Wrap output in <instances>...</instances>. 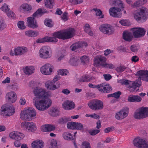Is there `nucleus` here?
<instances>
[{
  "label": "nucleus",
  "instance_id": "23",
  "mask_svg": "<svg viewBox=\"0 0 148 148\" xmlns=\"http://www.w3.org/2000/svg\"><path fill=\"white\" fill-rule=\"evenodd\" d=\"M17 98L16 94L13 91L7 93L6 95V99L10 103H14L16 101Z\"/></svg>",
  "mask_w": 148,
  "mask_h": 148
},
{
  "label": "nucleus",
  "instance_id": "44",
  "mask_svg": "<svg viewBox=\"0 0 148 148\" xmlns=\"http://www.w3.org/2000/svg\"><path fill=\"white\" fill-rule=\"evenodd\" d=\"M119 23L122 25L124 26H129L131 25V23L128 20H121L119 21Z\"/></svg>",
  "mask_w": 148,
  "mask_h": 148
},
{
  "label": "nucleus",
  "instance_id": "30",
  "mask_svg": "<svg viewBox=\"0 0 148 148\" xmlns=\"http://www.w3.org/2000/svg\"><path fill=\"white\" fill-rule=\"evenodd\" d=\"M35 68L32 66H27L23 68L24 73L26 75H29L34 73L35 71Z\"/></svg>",
  "mask_w": 148,
  "mask_h": 148
},
{
  "label": "nucleus",
  "instance_id": "54",
  "mask_svg": "<svg viewBox=\"0 0 148 148\" xmlns=\"http://www.w3.org/2000/svg\"><path fill=\"white\" fill-rule=\"evenodd\" d=\"M85 116L86 117H90L96 119H99L100 118L99 116L95 113L92 114H86Z\"/></svg>",
  "mask_w": 148,
  "mask_h": 148
},
{
  "label": "nucleus",
  "instance_id": "51",
  "mask_svg": "<svg viewBox=\"0 0 148 148\" xmlns=\"http://www.w3.org/2000/svg\"><path fill=\"white\" fill-rule=\"evenodd\" d=\"M84 127V125L81 123L78 122L76 123L75 129L81 130H83Z\"/></svg>",
  "mask_w": 148,
  "mask_h": 148
},
{
  "label": "nucleus",
  "instance_id": "60",
  "mask_svg": "<svg viewBox=\"0 0 148 148\" xmlns=\"http://www.w3.org/2000/svg\"><path fill=\"white\" fill-rule=\"evenodd\" d=\"M6 27V25L3 22V20H0V30L3 29Z\"/></svg>",
  "mask_w": 148,
  "mask_h": 148
},
{
  "label": "nucleus",
  "instance_id": "57",
  "mask_svg": "<svg viewBox=\"0 0 148 148\" xmlns=\"http://www.w3.org/2000/svg\"><path fill=\"white\" fill-rule=\"evenodd\" d=\"M126 69V67L124 66H121L116 69V71L118 72H122L123 71Z\"/></svg>",
  "mask_w": 148,
  "mask_h": 148
},
{
  "label": "nucleus",
  "instance_id": "20",
  "mask_svg": "<svg viewBox=\"0 0 148 148\" xmlns=\"http://www.w3.org/2000/svg\"><path fill=\"white\" fill-rule=\"evenodd\" d=\"M32 10V6L29 4L24 3L20 6L18 10L20 12L28 13L30 12Z\"/></svg>",
  "mask_w": 148,
  "mask_h": 148
},
{
  "label": "nucleus",
  "instance_id": "58",
  "mask_svg": "<svg viewBox=\"0 0 148 148\" xmlns=\"http://www.w3.org/2000/svg\"><path fill=\"white\" fill-rule=\"evenodd\" d=\"M26 101L24 97H21L20 99L19 103L22 106L24 105L25 104Z\"/></svg>",
  "mask_w": 148,
  "mask_h": 148
},
{
  "label": "nucleus",
  "instance_id": "37",
  "mask_svg": "<svg viewBox=\"0 0 148 148\" xmlns=\"http://www.w3.org/2000/svg\"><path fill=\"white\" fill-rule=\"evenodd\" d=\"M49 148H57V141L56 139H50L49 145Z\"/></svg>",
  "mask_w": 148,
  "mask_h": 148
},
{
  "label": "nucleus",
  "instance_id": "62",
  "mask_svg": "<svg viewBox=\"0 0 148 148\" xmlns=\"http://www.w3.org/2000/svg\"><path fill=\"white\" fill-rule=\"evenodd\" d=\"M20 140H16L14 142V145L16 147H19L21 146V144L20 142Z\"/></svg>",
  "mask_w": 148,
  "mask_h": 148
},
{
  "label": "nucleus",
  "instance_id": "63",
  "mask_svg": "<svg viewBox=\"0 0 148 148\" xmlns=\"http://www.w3.org/2000/svg\"><path fill=\"white\" fill-rule=\"evenodd\" d=\"M61 78L60 76L58 74L55 75L53 77V80L52 81L53 82L55 83L59 80Z\"/></svg>",
  "mask_w": 148,
  "mask_h": 148
},
{
  "label": "nucleus",
  "instance_id": "15",
  "mask_svg": "<svg viewBox=\"0 0 148 148\" xmlns=\"http://www.w3.org/2000/svg\"><path fill=\"white\" fill-rule=\"evenodd\" d=\"M134 37L135 38H139L143 37L145 34L146 30L142 27H134L131 29Z\"/></svg>",
  "mask_w": 148,
  "mask_h": 148
},
{
  "label": "nucleus",
  "instance_id": "35",
  "mask_svg": "<svg viewBox=\"0 0 148 148\" xmlns=\"http://www.w3.org/2000/svg\"><path fill=\"white\" fill-rule=\"evenodd\" d=\"M55 0H44L45 5L46 8L49 9L53 8L55 3Z\"/></svg>",
  "mask_w": 148,
  "mask_h": 148
},
{
  "label": "nucleus",
  "instance_id": "47",
  "mask_svg": "<svg viewBox=\"0 0 148 148\" xmlns=\"http://www.w3.org/2000/svg\"><path fill=\"white\" fill-rule=\"evenodd\" d=\"M76 123L73 122H69L67 125L68 128L72 130L75 129Z\"/></svg>",
  "mask_w": 148,
  "mask_h": 148
},
{
  "label": "nucleus",
  "instance_id": "46",
  "mask_svg": "<svg viewBox=\"0 0 148 148\" xmlns=\"http://www.w3.org/2000/svg\"><path fill=\"white\" fill-rule=\"evenodd\" d=\"M68 71L66 69H59L58 71V74L59 75L65 76L68 73Z\"/></svg>",
  "mask_w": 148,
  "mask_h": 148
},
{
  "label": "nucleus",
  "instance_id": "2",
  "mask_svg": "<svg viewBox=\"0 0 148 148\" xmlns=\"http://www.w3.org/2000/svg\"><path fill=\"white\" fill-rule=\"evenodd\" d=\"M75 31L72 28H69L62 31L55 32L53 34V37L46 36L36 40V42L40 43L45 42H56L57 38L66 39L72 37L75 34Z\"/></svg>",
  "mask_w": 148,
  "mask_h": 148
},
{
  "label": "nucleus",
  "instance_id": "28",
  "mask_svg": "<svg viewBox=\"0 0 148 148\" xmlns=\"http://www.w3.org/2000/svg\"><path fill=\"white\" fill-rule=\"evenodd\" d=\"M87 43L84 42H79L73 44L70 47L71 50L75 51L77 49L79 48H83L87 46Z\"/></svg>",
  "mask_w": 148,
  "mask_h": 148
},
{
  "label": "nucleus",
  "instance_id": "33",
  "mask_svg": "<svg viewBox=\"0 0 148 148\" xmlns=\"http://www.w3.org/2000/svg\"><path fill=\"white\" fill-rule=\"evenodd\" d=\"M91 79V77L88 75H84L80 76L77 79L78 83L89 82Z\"/></svg>",
  "mask_w": 148,
  "mask_h": 148
},
{
  "label": "nucleus",
  "instance_id": "32",
  "mask_svg": "<svg viewBox=\"0 0 148 148\" xmlns=\"http://www.w3.org/2000/svg\"><path fill=\"white\" fill-rule=\"evenodd\" d=\"M79 59L78 56H72L69 61V63L72 65L76 66L79 62Z\"/></svg>",
  "mask_w": 148,
  "mask_h": 148
},
{
  "label": "nucleus",
  "instance_id": "42",
  "mask_svg": "<svg viewBox=\"0 0 148 148\" xmlns=\"http://www.w3.org/2000/svg\"><path fill=\"white\" fill-rule=\"evenodd\" d=\"M0 10L4 12H6L10 10V6L5 3L3 4L0 8Z\"/></svg>",
  "mask_w": 148,
  "mask_h": 148
},
{
  "label": "nucleus",
  "instance_id": "34",
  "mask_svg": "<svg viewBox=\"0 0 148 148\" xmlns=\"http://www.w3.org/2000/svg\"><path fill=\"white\" fill-rule=\"evenodd\" d=\"M49 114L53 116H57L60 115L59 109L57 108H53L51 109L49 112Z\"/></svg>",
  "mask_w": 148,
  "mask_h": 148
},
{
  "label": "nucleus",
  "instance_id": "61",
  "mask_svg": "<svg viewBox=\"0 0 148 148\" xmlns=\"http://www.w3.org/2000/svg\"><path fill=\"white\" fill-rule=\"evenodd\" d=\"M113 94V97L116 99H118L121 93L120 91H117L114 93Z\"/></svg>",
  "mask_w": 148,
  "mask_h": 148
},
{
  "label": "nucleus",
  "instance_id": "27",
  "mask_svg": "<svg viewBox=\"0 0 148 148\" xmlns=\"http://www.w3.org/2000/svg\"><path fill=\"white\" fill-rule=\"evenodd\" d=\"M55 129V125L51 124L44 125L41 127V131L44 132H50L54 130Z\"/></svg>",
  "mask_w": 148,
  "mask_h": 148
},
{
  "label": "nucleus",
  "instance_id": "40",
  "mask_svg": "<svg viewBox=\"0 0 148 148\" xmlns=\"http://www.w3.org/2000/svg\"><path fill=\"white\" fill-rule=\"evenodd\" d=\"M94 12L96 16L99 18H103V14L102 11L99 9L97 8H94L92 10Z\"/></svg>",
  "mask_w": 148,
  "mask_h": 148
},
{
  "label": "nucleus",
  "instance_id": "5",
  "mask_svg": "<svg viewBox=\"0 0 148 148\" xmlns=\"http://www.w3.org/2000/svg\"><path fill=\"white\" fill-rule=\"evenodd\" d=\"M133 14L137 21H145L148 18V9L145 7H141L134 11Z\"/></svg>",
  "mask_w": 148,
  "mask_h": 148
},
{
  "label": "nucleus",
  "instance_id": "1",
  "mask_svg": "<svg viewBox=\"0 0 148 148\" xmlns=\"http://www.w3.org/2000/svg\"><path fill=\"white\" fill-rule=\"evenodd\" d=\"M36 96L33 99V103L38 110L44 111L47 109L51 105V100L49 98L51 94L44 88L36 87L33 91Z\"/></svg>",
  "mask_w": 148,
  "mask_h": 148
},
{
  "label": "nucleus",
  "instance_id": "25",
  "mask_svg": "<svg viewBox=\"0 0 148 148\" xmlns=\"http://www.w3.org/2000/svg\"><path fill=\"white\" fill-rule=\"evenodd\" d=\"M98 88L101 92L104 93L109 92L112 90L111 87L109 84H105L99 85Z\"/></svg>",
  "mask_w": 148,
  "mask_h": 148
},
{
  "label": "nucleus",
  "instance_id": "3",
  "mask_svg": "<svg viewBox=\"0 0 148 148\" xmlns=\"http://www.w3.org/2000/svg\"><path fill=\"white\" fill-rule=\"evenodd\" d=\"M136 75L138 78L135 82L130 81L128 80H124L122 82L123 84L129 85V90L132 92L136 91L138 89L136 90V88L141 84V80L148 82V71L140 70L137 72Z\"/></svg>",
  "mask_w": 148,
  "mask_h": 148
},
{
  "label": "nucleus",
  "instance_id": "39",
  "mask_svg": "<svg viewBox=\"0 0 148 148\" xmlns=\"http://www.w3.org/2000/svg\"><path fill=\"white\" fill-rule=\"evenodd\" d=\"M46 10L43 8H40L33 15V17H36L38 15L43 14L46 12Z\"/></svg>",
  "mask_w": 148,
  "mask_h": 148
},
{
  "label": "nucleus",
  "instance_id": "6",
  "mask_svg": "<svg viewBox=\"0 0 148 148\" xmlns=\"http://www.w3.org/2000/svg\"><path fill=\"white\" fill-rule=\"evenodd\" d=\"M36 112L35 109L32 107L27 108L22 110L20 114L21 119L28 121H32L36 118Z\"/></svg>",
  "mask_w": 148,
  "mask_h": 148
},
{
  "label": "nucleus",
  "instance_id": "24",
  "mask_svg": "<svg viewBox=\"0 0 148 148\" xmlns=\"http://www.w3.org/2000/svg\"><path fill=\"white\" fill-rule=\"evenodd\" d=\"M131 29L129 30H126L124 31L122 35L123 39L127 41H131L132 40L133 37Z\"/></svg>",
  "mask_w": 148,
  "mask_h": 148
},
{
  "label": "nucleus",
  "instance_id": "17",
  "mask_svg": "<svg viewBox=\"0 0 148 148\" xmlns=\"http://www.w3.org/2000/svg\"><path fill=\"white\" fill-rule=\"evenodd\" d=\"M134 145L138 147L147 148L148 147V141L140 138H135L133 141Z\"/></svg>",
  "mask_w": 148,
  "mask_h": 148
},
{
  "label": "nucleus",
  "instance_id": "52",
  "mask_svg": "<svg viewBox=\"0 0 148 148\" xmlns=\"http://www.w3.org/2000/svg\"><path fill=\"white\" fill-rule=\"evenodd\" d=\"M100 132V130L98 129H92L89 131L90 134L92 136H94L98 134Z\"/></svg>",
  "mask_w": 148,
  "mask_h": 148
},
{
  "label": "nucleus",
  "instance_id": "59",
  "mask_svg": "<svg viewBox=\"0 0 148 148\" xmlns=\"http://www.w3.org/2000/svg\"><path fill=\"white\" fill-rule=\"evenodd\" d=\"M130 49L132 51L136 52L137 51L138 49V48L136 46L133 45L130 47Z\"/></svg>",
  "mask_w": 148,
  "mask_h": 148
},
{
  "label": "nucleus",
  "instance_id": "41",
  "mask_svg": "<svg viewBox=\"0 0 148 148\" xmlns=\"http://www.w3.org/2000/svg\"><path fill=\"white\" fill-rule=\"evenodd\" d=\"M44 23L45 25L49 27H52L53 25L52 20L50 19L47 18L45 20Z\"/></svg>",
  "mask_w": 148,
  "mask_h": 148
},
{
  "label": "nucleus",
  "instance_id": "64",
  "mask_svg": "<svg viewBox=\"0 0 148 148\" xmlns=\"http://www.w3.org/2000/svg\"><path fill=\"white\" fill-rule=\"evenodd\" d=\"M114 130V127H111L106 128L104 130L105 133H107L110 132Z\"/></svg>",
  "mask_w": 148,
  "mask_h": 148
},
{
  "label": "nucleus",
  "instance_id": "8",
  "mask_svg": "<svg viewBox=\"0 0 148 148\" xmlns=\"http://www.w3.org/2000/svg\"><path fill=\"white\" fill-rule=\"evenodd\" d=\"M148 116V107H142L137 109L134 113V117L137 119L145 118Z\"/></svg>",
  "mask_w": 148,
  "mask_h": 148
},
{
  "label": "nucleus",
  "instance_id": "10",
  "mask_svg": "<svg viewBox=\"0 0 148 148\" xmlns=\"http://www.w3.org/2000/svg\"><path fill=\"white\" fill-rule=\"evenodd\" d=\"M27 51L28 49L25 47L17 46L11 50L9 54L12 56H21L25 54Z\"/></svg>",
  "mask_w": 148,
  "mask_h": 148
},
{
  "label": "nucleus",
  "instance_id": "18",
  "mask_svg": "<svg viewBox=\"0 0 148 148\" xmlns=\"http://www.w3.org/2000/svg\"><path fill=\"white\" fill-rule=\"evenodd\" d=\"M107 59L101 55L97 56L94 59V65L97 67H103Z\"/></svg>",
  "mask_w": 148,
  "mask_h": 148
},
{
  "label": "nucleus",
  "instance_id": "43",
  "mask_svg": "<svg viewBox=\"0 0 148 148\" xmlns=\"http://www.w3.org/2000/svg\"><path fill=\"white\" fill-rule=\"evenodd\" d=\"M18 27L20 29H25L26 28V26L25 24V22L23 21H19L17 23Z\"/></svg>",
  "mask_w": 148,
  "mask_h": 148
},
{
  "label": "nucleus",
  "instance_id": "12",
  "mask_svg": "<svg viewBox=\"0 0 148 148\" xmlns=\"http://www.w3.org/2000/svg\"><path fill=\"white\" fill-rule=\"evenodd\" d=\"M54 69L53 66L49 63H46L42 66L40 68L41 73L45 75H49L52 74Z\"/></svg>",
  "mask_w": 148,
  "mask_h": 148
},
{
  "label": "nucleus",
  "instance_id": "9",
  "mask_svg": "<svg viewBox=\"0 0 148 148\" xmlns=\"http://www.w3.org/2000/svg\"><path fill=\"white\" fill-rule=\"evenodd\" d=\"M51 50L48 46H43L39 50L38 52L39 57L43 59H47L51 56Z\"/></svg>",
  "mask_w": 148,
  "mask_h": 148
},
{
  "label": "nucleus",
  "instance_id": "29",
  "mask_svg": "<svg viewBox=\"0 0 148 148\" xmlns=\"http://www.w3.org/2000/svg\"><path fill=\"white\" fill-rule=\"evenodd\" d=\"M44 145L43 141L39 139L33 141L31 144V146L33 148H42Z\"/></svg>",
  "mask_w": 148,
  "mask_h": 148
},
{
  "label": "nucleus",
  "instance_id": "48",
  "mask_svg": "<svg viewBox=\"0 0 148 148\" xmlns=\"http://www.w3.org/2000/svg\"><path fill=\"white\" fill-rule=\"evenodd\" d=\"M103 67L106 69H114V68L115 66L112 63H107L106 61V62H105Z\"/></svg>",
  "mask_w": 148,
  "mask_h": 148
},
{
  "label": "nucleus",
  "instance_id": "50",
  "mask_svg": "<svg viewBox=\"0 0 148 148\" xmlns=\"http://www.w3.org/2000/svg\"><path fill=\"white\" fill-rule=\"evenodd\" d=\"M82 148H91L90 143L87 141H84L81 144Z\"/></svg>",
  "mask_w": 148,
  "mask_h": 148
},
{
  "label": "nucleus",
  "instance_id": "38",
  "mask_svg": "<svg viewBox=\"0 0 148 148\" xmlns=\"http://www.w3.org/2000/svg\"><path fill=\"white\" fill-rule=\"evenodd\" d=\"M84 31L87 33L89 35L92 36L93 35V32L91 31L90 26L88 24H86L84 27Z\"/></svg>",
  "mask_w": 148,
  "mask_h": 148
},
{
  "label": "nucleus",
  "instance_id": "19",
  "mask_svg": "<svg viewBox=\"0 0 148 148\" xmlns=\"http://www.w3.org/2000/svg\"><path fill=\"white\" fill-rule=\"evenodd\" d=\"M9 136L10 138L16 140H21L25 136L23 133L17 131L12 132Z\"/></svg>",
  "mask_w": 148,
  "mask_h": 148
},
{
  "label": "nucleus",
  "instance_id": "53",
  "mask_svg": "<svg viewBox=\"0 0 148 148\" xmlns=\"http://www.w3.org/2000/svg\"><path fill=\"white\" fill-rule=\"evenodd\" d=\"M69 1L72 4L76 5L82 3L83 2V0H69Z\"/></svg>",
  "mask_w": 148,
  "mask_h": 148
},
{
  "label": "nucleus",
  "instance_id": "22",
  "mask_svg": "<svg viewBox=\"0 0 148 148\" xmlns=\"http://www.w3.org/2000/svg\"><path fill=\"white\" fill-rule=\"evenodd\" d=\"M62 108L65 110H70L74 108L75 106L74 103L69 100L65 101L62 103Z\"/></svg>",
  "mask_w": 148,
  "mask_h": 148
},
{
  "label": "nucleus",
  "instance_id": "7",
  "mask_svg": "<svg viewBox=\"0 0 148 148\" xmlns=\"http://www.w3.org/2000/svg\"><path fill=\"white\" fill-rule=\"evenodd\" d=\"M15 112V109L13 106L7 104L3 105L1 109V115L5 117L13 115Z\"/></svg>",
  "mask_w": 148,
  "mask_h": 148
},
{
  "label": "nucleus",
  "instance_id": "45",
  "mask_svg": "<svg viewBox=\"0 0 148 148\" xmlns=\"http://www.w3.org/2000/svg\"><path fill=\"white\" fill-rule=\"evenodd\" d=\"M146 0H139L136 2L134 4V6H139L143 5L147 2Z\"/></svg>",
  "mask_w": 148,
  "mask_h": 148
},
{
  "label": "nucleus",
  "instance_id": "55",
  "mask_svg": "<svg viewBox=\"0 0 148 148\" xmlns=\"http://www.w3.org/2000/svg\"><path fill=\"white\" fill-rule=\"evenodd\" d=\"M7 15L9 18L11 19H14L16 17V15L15 13L11 10L9 11L7 13Z\"/></svg>",
  "mask_w": 148,
  "mask_h": 148
},
{
  "label": "nucleus",
  "instance_id": "14",
  "mask_svg": "<svg viewBox=\"0 0 148 148\" xmlns=\"http://www.w3.org/2000/svg\"><path fill=\"white\" fill-rule=\"evenodd\" d=\"M22 128L29 132H33L37 130L36 124L33 122L24 121L21 124Z\"/></svg>",
  "mask_w": 148,
  "mask_h": 148
},
{
  "label": "nucleus",
  "instance_id": "21",
  "mask_svg": "<svg viewBox=\"0 0 148 148\" xmlns=\"http://www.w3.org/2000/svg\"><path fill=\"white\" fill-rule=\"evenodd\" d=\"M27 25L29 27L36 29L38 27L36 20L33 16H30L27 18Z\"/></svg>",
  "mask_w": 148,
  "mask_h": 148
},
{
  "label": "nucleus",
  "instance_id": "13",
  "mask_svg": "<svg viewBox=\"0 0 148 148\" xmlns=\"http://www.w3.org/2000/svg\"><path fill=\"white\" fill-rule=\"evenodd\" d=\"M129 110L125 107L117 112L115 114L114 117L117 120H121L126 118L128 115Z\"/></svg>",
  "mask_w": 148,
  "mask_h": 148
},
{
  "label": "nucleus",
  "instance_id": "49",
  "mask_svg": "<svg viewBox=\"0 0 148 148\" xmlns=\"http://www.w3.org/2000/svg\"><path fill=\"white\" fill-rule=\"evenodd\" d=\"M82 63L84 64H86L88 62L89 58L86 56H83L80 58Z\"/></svg>",
  "mask_w": 148,
  "mask_h": 148
},
{
  "label": "nucleus",
  "instance_id": "36",
  "mask_svg": "<svg viewBox=\"0 0 148 148\" xmlns=\"http://www.w3.org/2000/svg\"><path fill=\"white\" fill-rule=\"evenodd\" d=\"M62 136L64 139L68 140H71L74 139L73 135L68 132H64L62 134Z\"/></svg>",
  "mask_w": 148,
  "mask_h": 148
},
{
  "label": "nucleus",
  "instance_id": "31",
  "mask_svg": "<svg viewBox=\"0 0 148 148\" xmlns=\"http://www.w3.org/2000/svg\"><path fill=\"white\" fill-rule=\"evenodd\" d=\"M25 34L26 36L28 37H35L39 35V33L36 31L29 29L25 31Z\"/></svg>",
  "mask_w": 148,
  "mask_h": 148
},
{
  "label": "nucleus",
  "instance_id": "4",
  "mask_svg": "<svg viewBox=\"0 0 148 148\" xmlns=\"http://www.w3.org/2000/svg\"><path fill=\"white\" fill-rule=\"evenodd\" d=\"M110 4L116 6L110 9V15L113 17L120 18L122 15L121 12V9L124 7L123 2L120 0H110Z\"/></svg>",
  "mask_w": 148,
  "mask_h": 148
},
{
  "label": "nucleus",
  "instance_id": "26",
  "mask_svg": "<svg viewBox=\"0 0 148 148\" xmlns=\"http://www.w3.org/2000/svg\"><path fill=\"white\" fill-rule=\"evenodd\" d=\"M45 86L48 90L51 91L54 90L58 88L55 83L50 80H47L45 82Z\"/></svg>",
  "mask_w": 148,
  "mask_h": 148
},
{
  "label": "nucleus",
  "instance_id": "16",
  "mask_svg": "<svg viewBox=\"0 0 148 148\" xmlns=\"http://www.w3.org/2000/svg\"><path fill=\"white\" fill-rule=\"evenodd\" d=\"M101 32L104 34L111 35L114 32L112 26L108 24H104L101 25L99 27Z\"/></svg>",
  "mask_w": 148,
  "mask_h": 148
},
{
  "label": "nucleus",
  "instance_id": "56",
  "mask_svg": "<svg viewBox=\"0 0 148 148\" xmlns=\"http://www.w3.org/2000/svg\"><path fill=\"white\" fill-rule=\"evenodd\" d=\"M62 20L66 21L68 19V15L67 13L64 12L61 16Z\"/></svg>",
  "mask_w": 148,
  "mask_h": 148
},
{
  "label": "nucleus",
  "instance_id": "11",
  "mask_svg": "<svg viewBox=\"0 0 148 148\" xmlns=\"http://www.w3.org/2000/svg\"><path fill=\"white\" fill-rule=\"evenodd\" d=\"M89 107L93 110L102 109L103 107V102L100 100L93 99L90 101L88 103Z\"/></svg>",
  "mask_w": 148,
  "mask_h": 148
}]
</instances>
